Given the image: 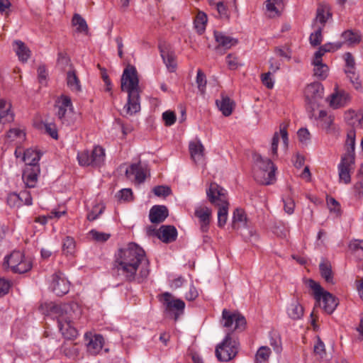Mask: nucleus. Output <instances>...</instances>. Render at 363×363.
I'll return each instance as SVG.
<instances>
[{
  "label": "nucleus",
  "mask_w": 363,
  "mask_h": 363,
  "mask_svg": "<svg viewBox=\"0 0 363 363\" xmlns=\"http://www.w3.org/2000/svg\"><path fill=\"white\" fill-rule=\"evenodd\" d=\"M286 313L290 319L298 320L303 316L304 309L297 299H292L286 307Z\"/></svg>",
  "instance_id": "obj_24"
},
{
  "label": "nucleus",
  "mask_w": 363,
  "mask_h": 363,
  "mask_svg": "<svg viewBox=\"0 0 363 363\" xmlns=\"http://www.w3.org/2000/svg\"><path fill=\"white\" fill-rule=\"evenodd\" d=\"M157 236L163 242H172L177 238V230L174 225H162L157 233Z\"/></svg>",
  "instance_id": "obj_21"
},
{
  "label": "nucleus",
  "mask_w": 363,
  "mask_h": 363,
  "mask_svg": "<svg viewBox=\"0 0 363 363\" xmlns=\"http://www.w3.org/2000/svg\"><path fill=\"white\" fill-rule=\"evenodd\" d=\"M3 265L19 274L26 273L32 267L30 259L26 258L21 252L16 250L4 257Z\"/></svg>",
  "instance_id": "obj_7"
},
{
  "label": "nucleus",
  "mask_w": 363,
  "mask_h": 363,
  "mask_svg": "<svg viewBox=\"0 0 363 363\" xmlns=\"http://www.w3.org/2000/svg\"><path fill=\"white\" fill-rule=\"evenodd\" d=\"M350 96L345 91L336 92L330 96V105L333 108H339L347 105Z\"/></svg>",
  "instance_id": "obj_30"
},
{
  "label": "nucleus",
  "mask_w": 363,
  "mask_h": 363,
  "mask_svg": "<svg viewBox=\"0 0 363 363\" xmlns=\"http://www.w3.org/2000/svg\"><path fill=\"white\" fill-rule=\"evenodd\" d=\"M6 202L9 206L12 207L21 206V199L16 193L9 194L7 196Z\"/></svg>",
  "instance_id": "obj_52"
},
{
  "label": "nucleus",
  "mask_w": 363,
  "mask_h": 363,
  "mask_svg": "<svg viewBox=\"0 0 363 363\" xmlns=\"http://www.w3.org/2000/svg\"><path fill=\"white\" fill-rule=\"evenodd\" d=\"M40 159V154L38 151L29 148L24 151L23 161L26 166L39 165L38 162Z\"/></svg>",
  "instance_id": "obj_33"
},
{
  "label": "nucleus",
  "mask_w": 363,
  "mask_h": 363,
  "mask_svg": "<svg viewBox=\"0 0 363 363\" xmlns=\"http://www.w3.org/2000/svg\"><path fill=\"white\" fill-rule=\"evenodd\" d=\"M284 208L286 213L288 214H292L295 208L294 201L290 198L283 199Z\"/></svg>",
  "instance_id": "obj_54"
},
{
  "label": "nucleus",
  "mask_w": 363,
  "mask_h": 363,
  "mask_svg": "<svg viewBox=\"0 0 363 363\" xmlns=\"http://www.w3.org/2000/svg\"><path fill=\"white\" fill-rule=\"evenodd\" d=\"M238 352V343L228 333L223 340L216 348V356L220 362H228L233 359Z\"/></svg>",
  "instance_id": "obj_8"
},
{
  "label": "nucleus",
  "mask_w": 363,
  "mask_h": 363,
  "mask_svg": "<svg viewBox=\"0 0 363 363\" xmlns=\"http://www.w3.org/2000/svg\"><path fill=\"white\" fill-rule=\"evenodd\" d=\"M11 4L9 0H1V16L8 18L12 11Z\"/></svg>",
  "instance_id": "obj_58"
},
{
  "label": "nucleus",
  "mask_w": 363,
  "mask_h": 363,
  "mask_svg": "<svg viewBox=\"0 0 363 363\" xmlns=\"http://www.w3.org/2000/svg\"><path fill=\"white\" fill-rule=\"evenodd\" d=\"M213 35L215 40L218 44L216 47V50L220 54H223L225 50L236 45L238 43V39L227 35L220 31L216 30Z\"/></svg>",
  "instance_id": "obj_15"
},
{
  "label": "nucleus",
  "mask_w": 363,
  "mask_h": 363,
  "mask_svg": "<svg viewBox=\"0 0 363 363\" xmlns=\"http://www.w3.org/2000/svg\"><path fill=\"white\" fill-rule=\"evenodd\" d=\"M298 137L299 140L305 144H307L310 140V133L306 128H301L298 130Z\"/></svg>",
  "instance_id": "obj_61"
},
{
  "label": "nucleus",
  "mask_w": 363,
  "mask_h": 363,
  "mask_svg": "<svg viewBox=\"0 0 363 363\" xmlns=\"http://www.w3.org/2000/svg\"><path fill=\"white\" fill-rule=\"evenodd\" d=\"M104 207L96 206L92 211L87 214V219L89 221L95 220L104 212Z\"/></svg>",
  "instance_id": "obj_53"
},
{
  "label": "nucleus",
  "mask_w": 363,
  "mask_h": 363,
  "mask_svg": "<svg viewBox=\"0 0 363 363\" xmlns=\"http://www.w3.org/2000/svg\"><path fill=\"white\" fill-rule=\"evenodd\" d=\"M313 65H314V74L320 79H325L328 74V66L322 62L319 63L313 62Z\"/></svg>",
  "instance_id": "obj_43"
},
{
  "label": "nucleus",
  "mask_w": 363,
  "mask_h": 363,
  "mask_svg": "<svg viewBox=\"0 0 363 363\" xmlns=\"http://www.w3.org/2000/svg\"><path fill=\"white\" fill-rule=\"evenodd\" d=\"M309 286L314 292V297L319 304H323V308L328 313H332L338 305L335 297L326 291L316 281L310 280Z\"/></svg>",
  "instance_id": "obj_6"
},
{
  "label": "nucleus",
  "mask_w": 363,
  "mask_h": 363,
  "mask_svg": "<svg viewBox=\"0 0 363 363\" xmlns=\"http://www.w3.org/2000/svg\"><path fill=\"white\" fill-rule=\"evenodd\" d=\"M327 205L330 212H333L337 216H340L341 208L340 203L333 197H327Z\"/></svg>",
  "instance_id": "obj_47"
},
{
  "label": "nucleus",
  "mask_w": 363,
  "mask_h": 363,
  "mask_svg": "<svg viewBox=\"0 0 363 363\" xmlns=\"http://www.w3.org/2000/svg\"><path fill=\"white\" fill-rule=\"evenodd\" d=\"M48 77V72L44 65H40L38 68V77L39 82L41 84H46V79Z\"/></svg>",
  "instance_id": "obj_60"
},
{
  "label": "nucleus",
  "mask_w": 363,
  "mask_h": 363,
  "mask_svg": "<svg viewBox=\"0 0 363 363\" xmlns=\"http://www.w3.org/2000/svg\"><path fill=\"white\" fill-rule=\"evenodd\" d=\"M323 27H318L314 33H312L309 37V41L312 46L316 47L323 41L322 35Z\"/></svg>",
  "instance_id": "obj_46"
},
{
  "label": "nucleus",
  "mask_w": 363,
  "mask_h": 363,
  "mask_svg": "<svg viewBox=\"0 0 363 363\" xmlns=\"http://www.w3.org/2000/svg\"><path fill=\"white\" fill-rule=\"evenodd\" d=\"M226 63L230 69H235L239 66L238 58L232 54L226 57Z\"/></svg>",
  "instance_id": "obj_62"
},
{
  "label": "nucleus",
  "mask_w": 363,
  "mask_h": 363,
  "mask_svg": "<svg viewBox=\"0 0 363 363\" xmlns=\"http://www.w3.org/2000/svg\"><path fill=\"white\" fill-rule=\"evenodd\" d=\"M18 194L19 199H21V206L25 204L27 206L32 205V197L29 191L23 190L21 191Z\"/></svg>",
  "instance_id": "obj_50"
},
{
  "label": "nucleus",
  "mask_w": 363,
  "mask_h": 363,
  "mask_svg": "<svg viewBox=\"0 0 363 363\" xmlns=\"http://www.w3.org/2000/svg\"><path fill=\"white\" fill-rule=\"evenodd\" d=\"M320 272L322 277L326 282L333 284V276L330 264L325 260H323L319 265Z\"/></svg>",
  "instance_id": "obj_38"
},
{
  "label": "nucleus",
  "mask_w": 363,
  "mask_h": 363,
  "mask_svg": "<svg viewBox=\"0 0 363 363\" xmlns=\"http://www.w3.org/2000/svg\"><path fill=\"white\" fill-rule=\"evenodd\" d=\"M85 338L88 341L86 343L87 351L92 355L97 354L102 349L104 345V337L101 335H85Z\"/></svg>",
  "instance_id": "obj_19"
},
{
  "label": "nucleus",
  "mask_w": 363,
  "mask_h": 363,
  "mask_svg": "<svg viewBox=\"0 0 363 363\" xmlns=\"http://www.w3.org/2000/svg\"><path fill=\"white\" fill-rule=\"evenodd\" d=\"M232 228L234 230H240V235L247 241L255 242L258 239L256 231L249 227L247 215L242 208H236L233 211Z\"/></svg>",
  "instance_id": "obj_5"
},
{
  "label": "nucleus",
  "mask_w": 363,
  "mask_h": 363,
  "mask_svg": "<svg viewBox=\"0 0 363 363\" xmlns=\"http://www.w3.org/2000/svg\"><path fill=\"white\" fill-rule=\"evenodd\" d=\"M314 352L316 354H318L321 357L325 354V345L323 342L318 337L315 345H314Z\"/></svg>",
  "instance_id": "obj_63"
},
{
  "label": "nucleus",
  "mask_w": 363,
  "mask_h": 363,
  "mask_svg": "<svg viewBox=\"0 0 363 363\" xmlns=\"http://www.w3.org/2000/svg\"><path fill=\"white\" fill-rule=\"evenodd\" d=\"M216 104L225 116H228L232 113L234 103L228 96L221 94L220 99H217Z\"/></svg>",
  "instance_id": "obj_31"
},
{
  "label": "nucleus",
  "mask_w": 363,
  "mask_h": 363,
  "mask_svg": "<svg viewBox=\"0 0 363 363\" xmlns=\"http://www.w3.org/2000/svg\"><path fill=\"white\" fill-rule=\"evenodd\" d=\"M121 90L128 93V101L124 106L126 113L133 115L140 111L139 79L135 67L128 66L121 77Z\"/></svg>",
  "instance_id": "obj_3"
},
{
  "label": "nucleus",
  "mask_w": 363,
  "mask_h": 363,
  "mask_svg": "<svg viewBox=\"0 0 363 363\" xmlns=\"http://www.w3.org/2000/svg\"><path fill=\"white\" fill-rule=\"evenodd\" d=\"M115 264L118 272L129 281L136 279L139 269V277L143 279L150 273V262L145 252L135 242H130L118 251Z\"/></svg>",
  "instance_id": "obj_1"
},
{
  "label": "nucleus",
  "mask_w": 363,
  "mask_h": 363,
  "mask_svg": "<svg viewBox=\"0 0 363 363\" xmlns=\"http://www.w3.org/2000/svg\"><path fill=\"white\" fill-rule=\"evenodd\" d=\"M330 15L328 6L320 5L317 9L315 21L322 24L321 27L323 28Z\"/></svg>",
  "instance_id": "obj_41"
},
{
  "label": "nucleus",
  "mask_w": 363,
  "mask_h": 363,
  "mask_svg": "<svg viewBox=\"0 0 363 363\" xmlns=\"http://www.w3.org/2000/svg\"><path fill=\"white\" fill-rule=\"evenodd\" d=\"M89 235L91 238L97 242H105L110 238V234L99 232L96 230H91L89 231Z\"/></svg>",
  "instance_id": "obj_49"
},
{
  "label": "nucleus",
  "mask_w": 363,
  "mask_h": 363,
  "mask_svg": "<svg viewBox=\"0 0 363 363\" xmlns=\"http://www.w3.org/2000/svg\"><path fill=\"white\" fill-rule=\"evenodd\" d=\"M160 50L161 57L167 69L171 72H174L177 64L175 62L174 54L172 52H169L167 50L162 48L161 46H160Z\"/></svg>",
  "instance_id": "obj_34"
},
{
  "label": "nucleus",
  "mask_w": 363,
  "mask_h": 363,
  "mask_svg": "<svg viewBox=\"0 0 363 363\" xmlns=\"http://www.w3.org/2000/svg\"><path fill=\"white\" fill-rule=\"evenodd\" d=\"M40 169L39 165L26 166L22 174V179L28 188H33L38 181Z\"/></svg>",
  "instance_id": "obj_18"
},
{
  "label": "nucleus",
  "mask_w": 363,
  "mask_h": 363,
  "mask_svg": "<svg viewBox=\"0 0 363 363\" xmlns=\"http://www.w3.org/2000/svg\"><path fill=\"white\" fill-rule=\"evenodd\" d=\"M196 82L201 94H204L206 91L207 80L206 74L200 69L197 71Z\"/></svg>",
  "instance_id": "obj_44"
},
{
  "label": "nucleus",
  "mask_w": 363,
  "mask_h": 363,
  "mask_svg": "<svg viewBox=\"0 0 363 363\" xmlns=\"http://www.w3.org/2000/svg\"><path fill=\"white\" fill-rule=\"evenodd\" d=\"M271 354V350L267 346H262L257 350L255 355V360L257 363H266L267 362Z\"/></svg>",
  "instance_id": "obj_42"
},
{
  "label": "nucleus",
  "mask_w": 363,
  "mask_h": 363,
  "mask_svg": "<svg viewBox=\"0 0 363 363\" xmlns=\"http://www.w3.org/2000/svg\"><path fill=\"white\" fill-rule=\"evenodd\" d=\"M77 160L81 166L99 167L104 162L105 150L101 146H95L91 152L84 150L78 152Z\"/></svg>",
  "instance_id": "obj_10"
},
{
  "label": "nucleus",
  "mask_w": 363,
  "mask_h": 363,
  "mask_svg": "<svg viewBox=\"0 0 363 363\" xmlns=\"http://www.w3.org/2000/svg\"><path fill=\"white\" fill-rule=\"evenodd\" d=\"M45 129L46 133L50 135L52 138L57 139L58 134L56 125L52 123H45Z\"/></svg>",
  "instance_id": "obj_56"
},
{
  "label": "nucleus",
  "mask_w": 363,
  "mask_h": 363,
  "mask_svg": "<svg viewBox=\"0 0 363 363\" xmlns=\"http://www.w3.org/2000/svg\"><path fill=\"white\" fill-rule=\"evenodd\" d=\"M345 72L347 77L350 79V82H352V84L354 86V87L356 89H358L360 86L361 84L359 80V76L355 72V67L353 68L352 69L350 68L345 69Z\"/></svg>",
  "instance_id": "obj_48"
},
{
  "label": "nucleus",
  "mask_w": 363,
  "mask_h": 363,
  "mask_svg": "<svg viewBox=\"0 0 363 363\" xmlns=\"http://www.w3.org/2000/svg\"><path fill=\"white\" fill-rule=\"evenodd\" d=\"M66 82L67 86L72 91L79 93L82 91L81 82L75 69H70L67 72Z\"/></svg>",
  "instance_id": "obj_29"
},
{
  "label": "nucleus",
  "mask_w": 363,
  "mask_h": 363,
  "mask_svg": "<svg viewBox=\"0 0 363 363\" xmlns=\"http://www.w3.org/2000/svg\"><path fill=\"white\" fill-rule=\"evenodd\" d=\"M342 46V43L341 42H336L334 43H328L322 45L321 47L325 50V52H334L337 50L338 49L341 48Z\"/></svg>",
  "instance_id": "obj_59"
},
{
  "label": "nucleus",
  "mask_w": 363,
  "mask_h": 363,
  "mask_svg": "<svg viewBox=\"0 0 363 363\" xmlns=\"http://www.w3.org/2000/svg\"><path fill=\"white\" fill-rule=\"evenodd\" d=\"M125 175L130 178L134 176L135 182L137 184H142L145 182L146 178V169L140 164H132L125 171Z\"/></svg>",
  "instance_id": "obj_20"
},
{
  "label": "nucleus",
  "mask_w": 363,
  "mask_h": 363,
  "mask_svg": "<svg viewBox=\"0 0 363 363\" xmlns=\"http://www.w3.org/2000/svg\"><path fill=\"white\" fill-rule=\"evenodd\" d=\"M271 72L262 74L261 77L263 84L268 89H272L274 87V82L271 77Z\"/></svg>",
  "instance_id": "obj_55"
},
{
  "label": "nucleus",
  "mask_w": 363,
  "mask_h": 363,
  "mask_svg": "<svg viewBox=\"0 0 363 363\" xmlns=\"http://www.w3.org/2000/svg\"><path fill=\"white\" fill-rule=\"evenodd\" d=\"M76 249V242L72 237L67 236L62 241V250L65 255H72Z\"/></svg>",
  "instance_id": "obj_40"
},
{
  "label": "nucleus",
  "mask_w": 363,
  "mask_h": 363,
  "mask_svg": "<svg viewBox=\"0 0 363 363\" xmlns=\"http://www.w3.org/2000/svg\"><path fill=\"white\" fill-rule=\"evenodd\" d=\"M56 116L61 123L66 125H70L69 115L73 112L71 98L67 95H61L55 102Z\"/></svg>",
  "instance_id": "obj_13"
},
{
  "label": "nucleus",
  "mask_w": 363,
  "mask_h": 363,
  "mask_svg": "<svg viewBox=\"0 0 363 363\" xmlns=\"http://www.w3.org/2000/svg\"><path fill=\"white\" fill-rule=\"evenodd\" d=\"M76 303L55 304L50 308V315L57 319L58 328L65 339H74L78 335L77 329L72 325V321L79 317Z\"/></svg>",
  "instance_id": "obj_2"
},
{
  "label": "nucleus",
  "mask_w": 363,
  "mask_h": 363,
  "mask_svg": "<svg viewBox=\"0 0 363 363\" xmlns=\"http://www.w3.org/2000/svg\"><path fill=\"white\" fill-rule=\"evenodd\" d=\"M216 9L220 18H228V10L223 2H218L216 4Z\"/></svg>",
  "instance_id": "obj_64"
},
{
  "label": "nucleus",
  "mask_w": 363,
  "mask_h": 363,
  "mask_svg": "<svg viewBox=\"0 0 363 363\" xmlns=\"http://www.w3.org/2000/svg\"><path fill=\"white\" fill-rule=\"evenodd\" d=\"M354 163V160L342 157L340 163L338 164L339 178L345 184H348L351 181L350 168Z\"/></svg>",
  "instance_id": "obj_22"
},
{
  "label": "nucleus",
  "mask_w": 363,
  "mask_h": 363,
  "mask_svg": "<svg viewBox=\"0 0 363 363\" xmlns=\"http://www.w3.org/2000/svg\"><path fill=\"white\" fill-rule=\"evenodd\" d=\"M211 214V210L206 206H199L195 208L194 215L199 219L202 233L208 231Z\"/></svg>",
  "instance_id": "obj_17"
},
{
  "label": "nucleus",
  "mask_w": 363,
  "mask_h": 363,
  "mask_svg": "<svg viewBox=\"0 0 363 363\" xmlns=\"http://www.w3.org/2000/svg\"><path fill=\"white\" fill-rule=\"evenodd\" d=\"M341 37L344 40L342 45L347 44L349 46L356 45L362 40L361 33L357 30H347L341 34Z\"/></svg>",
  "instance_id": "obj_27"
},
{
  "label": "nucleus",
  "mask_w": 363,
  "mask_h": 363,
  "mask_svg": "<svg viewBox=\"0 0 363 363\" xmlns=\"http://www.w3.org/2000/svg\"><path fill=\"white\" fill-rule=\"evenodd\" d=\"M50 287L57 296H63L69 291V282L62 272H57L52 275Z\"/></svg>",
  "instance_id": "obj_14"
},
{
  "label": "nucleus",
  "mask_w": 363,
  "mask_h": 363,
  "mask_svg": "<svg viewBox=\"0 0 363 363\" xmlns=\"http://www.w3.org/2000/svg\"><path fill=\"white\" fill-rule=\"evenodd\" d=\"M254 160L256 165L262 170L263 179H259L257 174H255V179L264 184L269 185L275 179L276 167L271 160L262 157L260 155H255Z\"/></svg>",
  "instance_id": "obj_9"
},
{
  "label": "nucleus",
  "mask_w": 363,
  "mask_h": 363,
  "mask_svg": "<svg viewBox=\"0 0 363 363\" xmlns=\"http://www.w3.org/2000/svg\"><path fill=\"white\" fill-rule=\"evenodd\" d=\"M15 43L16 45V53L18 55V59L23 62H27L30 56V50L24 44V43L21 40H17Z\"/></svg>",
  "instance_id": "obj_37"
},
{
  "label": "nucleus",
  "mask_w": 363,
  "mask_h": 363,
  "mask_svg": "<svg viewBox=\"0 0 363 363\" xmlns=\"http://www.w3.org/2000/svg\"><path fill=\"white\" fill-rule=\"evenodd\" d=\"M191 157L195 163L202 162L203 160L204 147L201 141H193L189 143Z\"/></svg>",
  "instance_id": "obj_28"
},
{
  "label": "nucleus",
  "mask_w": 363,
  "mask_h": 363,
  "mask_svg": "<svg viewBox=\"0 0 363 363\" xmlns=\"http://www.w3.org/2000/svg\"><path fill=\"white\" fill-rule=\"evenodd\" d=\"M319 121L320 125L322 128L329 130L334 121V117L332 115H328L324 110H320L318 116L315 118Z\"/></svg>",
  "instance_id": "obj_36"
},
{
  "label": "nucleus",
  "mask_w": 363,
  "mask_h": 363,
  "mask_svg": "<svg viewBox=\"0 0 363 363\" xmlns=\"http://www.w3.org/2000/svg\"><path fill=\"white\" fill-rule=\"evenodd\" d=\"M9 101L1 99V123H10L14 121V113Z\"/></svg>",
  "instance_id": "obj_32"
},
{
  "label": "nucleus",
  "mask_w": 363,
  "mask_h": 363,
  "mask_svg": "<svg viewBox=\"0 0 363 363\" xmlns=\"http://www.w3.org/2000/svg\"><path fill=\"white\" fill-rule=\"evenodd\" d=\"M161 301L164 308V313L172 316L174 320H177L179 316L183 313L185 303L181 299L174 298L171 294L164 293Z\"/></svg>",
  "instance_id": "obj_11"
},
{
  "label": "nucleus",
  "mask_w": 363,
  "mask_h": 363,
  "mask_svg": "<svg viewBox=\"0 0 363 363\" xmlns=\"http://www.w3.org/2000/svg\"><path fill=\"white\" fill-rule=\"evenodd\" d=\"M207 16L205 13L199 11L194 21L195 27L199 32L201 33L205 30Z\"/></svg>",
  "instance_id": "obj_45"
},
{
  "label": "nucleus",
  "mask_w": 363,
  "mask_h": 363,
  "mask_svg": "<svg viewBox=\"0 0 363 363\" xmlns=\"http://www.w3.org/2000/svg\"><path fill=\"white\" fill-rule=\"evenodd\" d=\"M162 118L167 126H171L176 121V115L172 111H167L162 113Z\"/></svg>",
  "instance_id": "obj_51"
},
{
  "label": "nucleus",
  "mask_w": 363,
  "mask_h": 363,
  "mask_svg": "<svg viewBox=\"0 0 363 363\" xmlns=\"http://www.w3.org/2000/svg\"><path fill=\"white\" fill-rule=\"evenodd\" d=\"M355 138L356 133L353 128H350L347 133V138L345 140V148L346 150L345 155L342 157H347L352 160L355 158Z\"/></svg>",
  "instance_id": "obj_23"
},
{
  "label": "nucleus",
  "mask_w": 363,
  "mask_h": 363,
  "mask_svg": "<svg viewBox=\"0 0 363 363\" xmlns=\"http://www.w3.org/2000/svg\"><path fill=\"white\" fill-rule=\"evenodd\" d=\"M25 138L26 133L24 131L17 128H11L5 137L6 142L11 143L16 141V143H21Z\"/></svg>",
  "instance_id": "obj_35"
},
{
  "label": "nucleus",
  "mask_w": 363,
  "mask_h": 363,
  "mask_svg": "<svg viewBox=\"0 0 363 363\" xmlns=\"http://www.w3.org/2000/svg\"><path fill=\"white\" fill-rule=\"evenodd\" d=\"M207 196L211 203L218 207V225L223 228L228 220L229 203L227 191L216 183H211L206 191Z\"/></svg>",
  "instance_id": "obj_4"
},
{
  "label": "nucleus",
  "mask_w": 363,
  "mask_h": 363,
  "mask_svg": "<svg viewBox=\"0 0 363 363\" xmlns=\"http://www.w3.org/2000/svg\"><path fill=\"white\" fill-rule=\"evenodd\" d=\"M168 209L165 206H154L150 211L149 218L152 223L163 222L168 216Z\"/></svg>",
  "instance_id": "obj_25"
},
{
  "label": "nucleus",
  "mask_w": 363,
  "mask_h": 363,
  "mask_svg": "<svg viewBox=\"0 0 363 363\" xmlns=\"http://www.w3.org/2000/svg\"><path fill=\"white\" fill-rule=\"evenodd\" d=\"M153 192L157 196H167L170 194L171 189L168 186H157L153 189Z\"/></svg>",
  "instance_id": "obj_57"
},
{
  "label": "nucleus",
  "mask_w": 363,
  "mask_h": 363,
  "mask_svg": "<svg viewBox=\"0 0 363 363\" xmlns=\"http://www.w3.org/2000/svg\"><path fill=\"white\" fill-rule=\"evenodd\" d=\"M281 136L283 143L285 147H287L288 145V133L286 131V128L285 125H280V133L279 134L278 133H275L272 140V153L274 156H277V148H278V143L279 141V137Z\"/></svg>",
  "instance_id": "obj_26"
},
{
  "label": "nucleus",
  "mask_w": 363,
  "mask_h": 363,
  "mask_svg": "<svg viewBox=\"0 0 363 363\" xmlns=\"http://www.w3.org/2000/svg\"><path fill=\"white\" fill-rule=\"evenodd\" d=\"M72 25L76 27V30L79 33H88V26L84 18L79 14L75 13L72 20Z\"/></svg>",
  "instance_id": "obj_39"
},
{
  "label": "nucleus",
  "mask_w": 363,
  "mask_h": 363,
  "mask_svg": "<svg viewBox=\"0 0 363 363\" xmlns=\"http://www.w3.org/2000/svg\"><path fill=\"white\" fill-rule=\"evenodd\" d=\"M245 318L239 313H232L227 309L222 311L221 324L231 331H242L246 326Z\"/></svg>",
  "instance_id": "obj_12"
},
{
  "label": "nucleus",
  "mask_w": 363,
  "mask_h": 363,
  "mask_svg": "<svg viewBox=\"0 0 363 363\" xmlns=\"http://www.w3.org/2000/svg\"><path fill=\"white\" fill-rule=\"evenodd\" d=\"M304 94L308 102L315 105L318 99L323 98V87L320 83L313 82L306 87Z\"/></svg>",
  "instance_id": "obj_16"
}]
</instances>
